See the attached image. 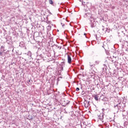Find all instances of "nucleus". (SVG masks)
Returning <instances> with one entry per match:
<instances>
[{
  "mask_svg": "<svg viewBox=\"0 0 128 128\" xmlns=\"http://www.w3.org/2000/svg\"><path fill=\"white\" fill-rule=\"evenodd\" d=\"M84 18H88V20H90V22L92 28H94V26H96V25L94 24H96L95 20L94 18H92V14L90 12H86Z\"/></svg>",
  "mask_w": 128,
  "mask_h": 128,
  "instance_id": "obj_1",
  "label": "nucleus"
},
{
  "mask_svg": "<svg viewBox=\"0 0 128 128\" xmlns=\"http://www.w3.org/2000/svg\"><path fill=\"white\" fill-rule=\"evenodd\" d=\"M114 108H115V110H116L118 108V111L116 112H126V104H124V103H121L120 102L117 104H114Z\"/></svg>",
  "mask_w": 128,
  "mask_h": 128,
  "instance_id": "obj_2",
  "label": "nucleus"
},
{
  "mask_svg": "<svg viewBox=\"0 0 128 128\" xmlns=\"http://www.w3.org/2000/svg\"><path fill=\"white\" fill-rule=\"evenodd\" d=\"M104 113L100 114V115H98V118H99V120H104Z\"/></svg>",
  "mask_w": 128,
  "mask_h": 128,
  "instance_id": "obj_3",
  "label": "nucleus"
},
{
  "mask_svg": "<svg viewBox=\"0 0 128 128\" xmlns=\"http://www.w3.org/2000/svg\"><path fill=\"white\" fill-rule=\"evenodd\" d=\"M70 104V102L68 101L66 102V100H64L62 103V106H66L67 104Z\"/></svg>",
  "mask_w": 128,
  "mask_h": 128,
  "instance_id": "obj_4",
  "label": "nucleus"
},
{
  "mask_svg": "<svg viewBox=\"0 0 128 128\" xmlns=\"http://www.w3.org/2000/svg\"><path fill=\"white\" fill-rule=\"evenodd\" d=\"M68 64L72 62V57L70 55H68Z\"/></svg>",
  "mask_w": 128,
  "mask_h": 128,
  "instance_id": "obj_5",
  "label": "nucleus"
},
{
  "mask_svg": "<svg viewBox=\"0 0 128 128\" xmlns=\"http://www.w3.org/2000/svg\"><path fill=\"white\" fill-rule=\"evenodd\" d=\"M54 48L56 50H58V48H59V50H61L62 49V46H60L56 44H54L53 46Z\"/></svg>",
  "mask_w": 128,
  "mask_h": 128,
  "instance_id": "obj_6",
  "label": "nucleus"
},
{
  "mask_svg": "<svg viewBox=\"0 0 128 128\" xmlns=\"http://www.w3.org/2000/svg\"><path fill=\"white\" fill-rule=\"evenodd\" d=\"M88 104V101L86 100H85L84 102V106L86 108H88V106H86Z\"/></svg>",
  "mask_w": 128,
  "mask_h": 128,
  "instance_id": "obj_7",
  "label": "nucleus"
},
{
  "mask_svg": "<svg viewBox=\"0 0 128 128\" xmlns=\"http://www.w3.org/2000/svg\"><path fill=\"white\" fill-rule=\"evenodd\" d=\"M104 97L105 96L104 95L101 96L99 98V100H103Z\"/></svg>",
  "mask_w": 128,
  "mask_h": 128,
  "instance_id": "obj_8",
  "label": "nucleus"
},
{
  "mask_svg": "<svg viewBox=\"0 0 128 128\" xmlns=\"http://www.w3.org/2000/svg\"><path fill=\"white\" fill-rule=\"evenodd\" d=\"M20 46L21 48H24V42H20Z\"/></svg>",
  "mask_w": 128,
  "mask_h": 128,
  "instance_id": "obj_9",
  "label": "nucleus"
},
{
  "mask_svg": "<svg viewBox=\"0 0 128 128\" xmlns=\"http://www.w3.org/2000/svg\"><path fill=\"white\" fill-rule=\"evenodd\" d=\"M94 98L96 100H98V95H95V96H94Z\"/></svg>",
  "mask_w": 128,
  "mask_h": 128,
  "instance_id": "obj_10",
  "label": "nucleus"
},
{
  "mask_svg": "<svg viewBox=\"0 0 128 128\" xmlns=\"http://www.w3.org/2000/svg\"><path fill=\"white\" fill-rule=\"evenodd\" d=\"M28 56H29L32 57V52H30V51H28V54H27Z\"/></svg>",
  "mask_w": 128,
  "mask_h": 128,
  "instance_id": "obj_11",
  "label": "nucleus"
},
{
  "mask_svg": "<svg viewBox=\"0 0 128 128\" xmlns=\"http://www.w3.org/2000/svg\"><path fill=\"white\" fill-rule=\"evenodd\" d=\"M51 29H52V26H47V30H50Z\"/></svg>",
  "mask_w": 128,
  "mask_h": 128,
  "instance_id": "obj_12",
  "label": "nucleus"
},
{
  "mask_svg": "<svg viewBox=\"0 0 128 128\" xmlns=\"http://www.w3.org/2000/svg\"><path fill=\"white\" fill-rule=\"evenodd\" d=\"M49 4H54V2L52 1V0H49Z\"/></svg>",
  "mask_w": 128,
  "mask_h": 128,
  "instance_id": "obj_13",
  "label": "nucleus"
},
{
  "mask_svg": "<svg viewBox=\"0 0 128 128\" xmlns=\"http://www.w3.org/2000/svg\"><path fill=\"white\" fill-rule=\"evenodd\" d=\"M103 102H108V98L106 97H104V99H103Z\"/></svg>",
  "mask_w": 128,
  "mask_h": 128,
  "instance_id": "obj_14",
  "label": "nucleus"
},
{
  "mask_svg": "<svg viewBox=\"0 0 128 128\" xmlns=\"http://www.w3.org/2000/svg\"><path fill=\"white\" fill-rule=\"evenodd\" d=\"M100 64V61H98V60H96V62H95V64Z\"/></svg>",
  "mask_w": 128,
  "mask_h": 128,
  "instance_id": "obj_15",
  "label": "nucleus"
},
{
  "mask_svg": "<svg viewBox=\"0 0 128 128\" xmlns=\"http://www.w3.org/2000/svg\"><path fill=\"white\" fill-rule=\"evenodd\" d=\"M6 42H8V39H9L8 36H6Z\"/></svg>",
  "mask_w": 128,
  "mask_h": 128,
  "instance_id": "obj_16",
  "label": "nucleus"
},
{
  "mask_svg": "<svg viewBox=\"0 0 128 128\" xmlns=\"http://www.w3.org/2000/svg\"><path fill=\"white\" fill-rule=\"evenodd\" d=\"M90 101H88V102H87V106H88V107L89 106H90Z\"/></svg>",
  "mask_w": 128,
  "mask_h": 128,
  "instance_id": "obj_17",
  "label": "nucleus"
},
{
  "mask_svg": "<svg viewBox=\"0 0 128 128\" xmlns=\"http://www.w3.org/2000/svg\"><path fill=\"white\" fill-rule=\"evenodd\" d=\"M76 92H78L80 90V88H76Z\"/></svg>",
  "mask_w": 128,
  "mask_h": 128,
  "instance_id": "obj_18",
  "label": "nucleus"
},
{
  "mask_svg": "<svg viewBox=\"0 0 128 128\" xmlns=\"http://www.w3.org/2000/svg\"><path fill=\"white\" fill-rule=\"evenodd\" d=\"M102 30H104V26H102Z\"/></svg>",
  "mask_w": 128,
  "mask_h": 128,
  "instance_id": "obj_19",
  "label": "nucleus"
},
{
  "mask_svg": "<svg viewBox=\"0 0 128 128\" xmlns=\"http://www.w3.org/2000/svg\"><path fill=\"white\" fill-rule=\"evenodd\" d=\"M28 118V120H33V118H32H32Z\"/></svg>",
  "mask_w": 128,
  "mask_h": 128,
  "instance_id": "obj_20",
  "label": "nucleus"
},
{
  "mask_svg": "<svg viewBox=\"0 0 128 128\" xmlns=\"http://www.w3.org/2000/svg\"><path fill=\"white\" fill-rule=\"evenodd\" d=\"M62 65L64 66V62H62Z\"/></svg>",
  "mask_w": 128,
  "mask_h": 128,
  "instance_id": "obj_21",
  "label": "nucleus"
},
{
  "mask_svg": "<svg viewBox=\"0 0 128 128\" xmlns=\"http://www.w3.org/2000/svg\"><path fill=\"white\" fill-rule=\"evenodd\" d=\"M61 70H64V67H62V66L61 67Z\"/></svg>",
  "mask_w": 128,
  "mask_h": 128,
  "instance_id": "obj_22",
  "label": "nucleus"
},
{
  "mask_svg": "<svg viewBox=\"0 0 128 128\" xmlns=\"http://www.w3.org/2000/svg\"><path fill=\"white\" fill-rule=\"evenodd\" d=\"M0 56H2V52H0Z\"/></svg>",
  "mask_w": 128,
  "mask_h": 128,
  "instance_id": "obj_23",
  "label": "nucleus"
},
{
  "mask_svg": "<svg viewBox=\"0 0 128 128\" xmlns=\"http://www.w3.org/2000/svg\"><path fill=\"white\" fill-rule=\"evenodd\" d=\"M62 26L64 28V24H62Z\"/></svg>",
  "mask_w": 128,
  "mask_h": 128,
  "instance_id": "obj_24",
  "label": "nucleus"
},
{
  "mask_svg": "<svg viewBox=\"0 0 128 128\" xmlns=\"http://www.w3.org/2000/svg\"><path fill=\"white\" fill-rule=\"evenodd\" d=\"M82 4H83L84 5H86V4H84V2H82Z\"/></svg>",
  "mask_w": 128,
  "mask_h": 128,
  "instance_id": "obj_25",
  "label": "nucleus"
},
{
  "mask_svg": "<svg viewBox=\"0 0 128 128\" xmlns=\"http://www.w3.org/2000/svg\"><path fill=\"white\" fill-rule=\"evenodd\" d=\"M48 23V24H50V22L49 21Z\"/></svg>",
  "mask_w": 128,
  "mask_h": 128,
  "instance_id": "obj_26",
  "label": "nucleus"
},
{
  "mask_svg": "<svg viewBox=\"0 0 128 128\" xmlns=\"http://www.w3.org/2000/svg\"><path fill=\"white\" fill-rule=\"evenodd\" d=\"M30 82V80H29L28 82H28Z\"/></svg>",
  "mask_w": 128,
  "mask_h": 128,
  "instance_id": "obj_27",
  "label": "nucleus"
},
{
  "mask_svg": "<svg viewBox=\"0 0 128 128\" xmlns=\"http://www.w3.org/2000/svg\"><path fill=\"white\" fill-rule=\"evenodd\" d=\"M12 52H14V48L12 50Z\"/></svg>",
  "mask_w": 128,
  "mask_h": 128,
  "instance_id": "obj_28",
  "label": "nucleus"
},
{
  "mask_svg": "<svg viewBox=\"0 0 128 128\" xmlns=\"http://www.w3.org/2000/svg\"><path fill=\"white\" fill-rule=\"evenodd\" d=\"M84 92L82 91V94H84Z\"/></svg>",
  "mask_w": 128,
  "mask_h": 128,
  "instance_id": "obj_29",
  "label": "nucleus"
},
{
  "mask_svg": "<svg viewBox=\"0 0 128 128\" xmlns=\"http://www.w3.org/2000/svg\"><path fill=\"white\" fill-rule=\"evenodd\" d=\"M82 76H84V74H82Z\"/></svg>",
  "mask_w": 128,
  "mask_h": 128,
  "instance_id": "obj_30",
  "label": "nucleus"
},
{
  "mask_svg": "<svg viewBox=\"0 0 128 128\" xmlns=\"http://www.w3.org/2000/svg\"><path fill=\"white\" fill-rule=\"evenodd\" d=\"M127 114H128V111L126 112Z\"/></svg>",
  "mask_w": 128,
  "mask_h": 128,
  "instance_id": "obj_31",
  "label": "nucleus"
},
{
  "mask_svg": "<svg viewBox=\"0 0 128 128\" xmlns=\"http://www.w3.org/2000/svg\"><path fill=\"white\" fill-rule=\"evenodd\" d=\"M86 33H85V34H84V36H86Z\"/></svg>",
  "mask_w": 128,
  "mask_h": 128,
  "instance_id": "obj_32",
  "label": "nucleus"
},
{
  "mask_svg": "<svg viewBox=\"0 0 128 128\" xmlns=\"http://www.w3.org/2000/svg\"><path fill=\"white\" fill-rule=\"evenodd\" d=\"M80 126H81V128H82V125L81 124V125H80Z\"/></svg>",
  "mask_w": 128,
  "mask_h": 128,
  "instance_id": "obj_33",
  "label": "nucleus"
},
{
  "mask_svg": "<svg viewBox=\"0 0 128 128\" xmlns=\"http://www.w3.org/2000/svg\"><path fill=\"white\" fill-rule=\"evenodd\" d=\"M49 14H52V13H51V12H49Z\"/></svg>",
  "mask_w": 128,
  "mask_h": 128,
  "instance_id": "obj_34",
  "label": "nucleus"
},
{
  "mask_svg": "<svg viewBox=\"0 0 128 128\" xmlns=\"http://www.w3.org/2000/svg\"><path fill=\"white\" fill-rule=\"evenodd\" d=\"M123 116H124V114H122Z\"/></svg>",
  "mask_w": 128,
  "mask_h": 128,
  "instance_id": "obj_35",
  "label": "nucleus"
},
{
  "mask_svg": "<svg viewBox=\"0 0 128 128\" xmlns=\"http://www.w3.org/2000/svg\"><path fill=\"white\" fill-rule=\"evenodd\" d=\"M11 64H13V63H12Z\"/></svg>",
  "mask_w": 128,
  "mask_h": 128,
  "instance_id": "obj_36",
  "label": "nucleus"
},
{
  "mask_svg": "<svg viewBox=\"0 0 128 128\" xmlns=\"http://www.w3.org/2000/svg\"><path fill=\"white\" fill-rule=\"evenodd\" d=\"M61 24H62V23H61Z\"/></svg>",
  "mask_w": 128,
  "mask_h": 128,
  "instance_id": "obj_37",
  "label": "nucleus"
},
{
  "mask_svg": "<svg viewBox=\"0 0 128 128\" xmlns=\"http://www.w3.org/2000/svg\"><path fill=\"white\" fill-rule=\"evenodd\" d=\"M80 76H82V74H80Z\"/></svg>",
  "mask_w": 128,
  "mask_h": 128,
  "instance_id": "obj_38",
  "label": "nucleus"
},
{
  "mask_svg": "<svg viewBox=\"0 0 128 128\" xmlns=\"http://www.w3.org/2000/svg\"><path fill=\"white\" fill-rule=\"evenodd\" d=\"M86 106H88V104H86Z\"/></svg>",
  "mask_w": 128,
  "mask_h": 128,
  "instance_id": "obj_39",
  "label": "nucleus"
},
{
  "mask_svg": "<svg viewBox=\"0 0 128 128\" xmlns=\"http://www.w3.org/2000/svg\"><path fill=\"white\" fill-rule=\"evenodd\" d=\"M84 4H86L85 2H84Z\"/></svg>",
  "mask_w": 128,
  "mask_h": 128,
  "instance_id": "obj_40",
  "label": "nucleus"
},
{
  "mask_svg": "<svg viewBox=\"0 0 128 128\" xmlns=\"http://www.w3.org/2000/svg\"><path fill=\"white\" fill-rule=\"evenodd\" d=\"M84 4H86L85 2H84Z\"/></svg>",
  "mask_w": 128,
  "mask_h": 128,
  "instance_id": "obj_41",
  "label": "nucleus"
}]
</instances>
